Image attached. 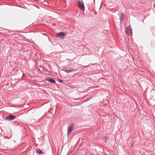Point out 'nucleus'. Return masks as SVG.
I'll use <instances>...</instances> for the list:
<instances>
[{"label": "nucleus", "mask_w": 155, "mask_h": 155, "mask_svg": "<svg viewBox=\"0 0 155 155\" xmlns=\"http://www.w3.org/2000/svg\"><path fill=\"white\" fill-rule=\"evenodd\" d=\"M125 32L127 34L130 36H132V29L130 25L128 26L126 28Z\"/></svg>", "instance_id": "obj_1"}, {"label": "nucleus", "mask_w": 155, "mask_h": 155, "mask_svg": "<svg viewBox=\"0 0 155 155\" xmlns=\"http://www.w3.org/2000/svg\"><path fill=\"white\" fill-rule=\"evenodd\" d=\"M74 128V125L73 124H71L68 129V136H69L71 133Z\"/></svg>", "instance_id": "obj_2"}, {"label": "nucleus", "mask_w": 155, "mask_h": 155, "mask_svg": "<svg viewBox=\"0 0 155 155\" xmlns=\"http://www.w3.org/2000/svg\"><path fill=\"white\" fill-rule=\"evenodd\" d=\"M78 5L80 9L83 11L84 10V7L82 0H79L78 2Z\"/></svg>", "instance_id": "obj_3"}, {"label": "nucleus", "mask_w": 155, "mask_h": 155, "mask_svg": "<svg viewBox=\"0 0 155 155\" xmlns=\"http://www.w3.org/2000/svg\"><path fill=\"white\" fill-rule=\"evenodd\" d=\"M66 34L63 33L62 32H60L56 34V36L60 38H62L65 36Z\"/></svg>", "instance_id": "obj_4"}, {"label": "nucleus", "mask_w": 155, "mask_h": 155, "mask_svg": "<svg viewBox=\"0 0 155 155\" xmlns=\"http://www.w3.org/2000/svg\"><path fill=\"white\" fill-rule=\"evenodd\" d=\"M15 117L13 115H9L6 117V119L8 120H12L15 119Z\"/></svg>", "instance_id": "obj_5"}, {"label": "nucleus", "mask_w": 155, "mask_h": 155, "mask_svg": "<svg viewBox=\"0 0 155 155\" xmlns=\"http://www.w3.org/2000/svg\"><path fill=\"white\" fill-rule=\"evenodd\" d=\"M46 80L48 81H49L51 83H54L55 82V80L52 78H46Z\"/></svg>", "instance_id": "obj_6"}, {"label": "nucleus", "mask_w": 155, "mask_h": 155, "mask_svg": "<svg viewBox=\"0 0 155 155\" xmlns=\"http://www.w3.org/2000/svg\"><path fill=\"white\" fill-rule=\"evenodd\" d=\"M124 19V15L122 14H121V17H120V23L122 22V21Z\"/></svg>", "instance_id": "obj_7"}, {"label": "nucleus", "mask_w": 155, "mask_h": 155, "mask_svg": "<svg viewBox=\"0 0 155 155\" xmlns=\"http://www.w3.org/2000/svg\"><path fill=\"white\" fill-rule=\"evenodd\" d=\"M62 71H64L67 73H69L71 72H72V71H73V70H63V69H62Z\"/></svg>", "instance_id": "obj_8"}, {"label": "nucleus", "mask_w": 155, "mask_h": 155, "mask_svg": "<svg viewBox=\"0 0 155 155\" xmlns=\"http://www.w3.org/2000/svg\"><path fill=\"white\" fill-rule=\"evenodd\" d=\"M36 152L38 153H42V151L40 150H36Z\"/></svg>", "instance_id": "obj_9"}, {"label": "nucleus", "mask_w": 155, "mask_h": 155, "mask_svg": "<svg viewBox=\"0 0 155 155\" xmlns=\"http://www.w3.org/2000/svg\"><path fill=\"white\" fill-rule=\"evenodd\" d=\"M107 138H106V137H105L103 139V141L104 143H106L107 142Z\"/></svg>", "instance_id": "obj_10"}, {"label": "nucleus", "mask_w": 155, "mask_h": 155, "mask_svg": "<svg viewBox=\"0 0 155 155\" xmlns=\"http://www.w3.org/2000/svg\"><path fill=\"white\" fill-rule=\"evenodd\" d=\"M59 81L60 82H63L62 81V80H59Z\"/></svg>", "instance_id": "obj_11"}]
</instances>
